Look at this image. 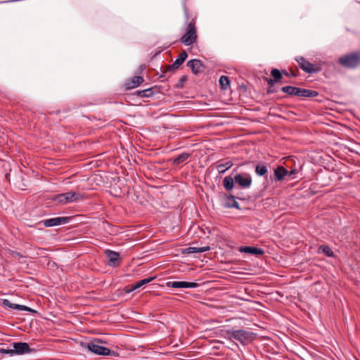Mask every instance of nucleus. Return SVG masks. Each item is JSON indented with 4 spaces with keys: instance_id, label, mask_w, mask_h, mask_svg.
I'll list each match as a JSON object with an SVG mask.
<instances>
[{
    "instance_id": "f257e3e1",
    "label": "nucleus",
    "mask_w": 360,
    "mask_h": 360,
    "mask_svg": "<svg viewBox=\"0 0 360 360\" xmlns=\"http://www.w3.org/2000/svg\"><path fill=\"white\" fill-rule=\"evenodd\" d=\"M224 335L229 340H236L243 345H248L255 338V334L252 332L242 329L236 330H226Z\"/></svg>"
},
{
    "instance_id": "f03ea898",
    "label": "nucleus",
    "mask_w": 360,
    "mask_h": 360,
    "mask_svg": "<svg viewBox=\"0 0 360 360\" xmlns=\"http://www.w3.org/2000/svg\"><path fill=\"white\" fill-rule=\"evenodd\" d=\"M102 343L103 342L100 339L96 338L89 342L82 343V346L97 355L107 356L114 353L108 348L102 346Z\"/></svg>"
},
{
    "instance_id": "7ed1b4c3",
    "label": "nucleus",
    "mask_w": 360,
    "mask_h": 360,
    "mask_svg": "<svg viewBox=\"0 0 360 360\" xmlns=\"http://www.w3.org/2000/svg\"><path fill=\"white\" fill-rule=\"evenodd\" d=\"M84 199V195L77 192H67L56 195L53 200L59 203L67 204L78 202Z\"/></svg>"
},
{
    "instance_id": "20e7f679",
    "label": "nucleus",
    "mask_w": 360,
    "mask_h": 360,
    "mask_svg": "<svg viewBox=\"0 0 360 360\" xmlns=\"http://www.w3.org/2000/svg\"><path fill=\"white\" fill-rule=\"evenodd\" d=\"M197 39V33L195 23L191 22L188 24L186 33L181 37V41L186 46L193 44Z\"/></svg>"
},
{
    "instance_id": "39448f33",
    "label": "nucleus",
    "mask_w": 360,
    "mask_h": 360,
    "mask_svg": "<svg viewBox=\"0 0 360 360\" xmlns=\"http://www.w3.org/2000/svg\"><path fill=\"white\" fill-rule=\"evenodd\" d=\"M295 60L299 64L300 68L305 72L309 74L316 73L321 71L322 68L320 65L313 64L307 60L302 56H297L295 58Z\"/></svg>"
},
{
    "instance_id": "423d86ee",
    "label": "nucleus",
    "mask_w": 360,
    "mask_h": 360,
    "mask_svg": "<svg viewBox=\"0 0 360 360\" xmlns=\"http://www.w3.org/2000/svg\"><path fill=\"white\" fill-rule=\"evenodd\" d=\"M339 62L347 68H356L360 64V53L356 52L343 56L339 58Z\"/></svg>"
},
{
    "instance_id": "0eeeda50",
    "label": "nucleus",
    "mask_w": 360,
    "mask_h": 360,
    "mask_svg": "<svg viewBox=\"0 0 360 360\" xmlns=\"http://www.w3.org/2000/svg\"><path fill=\"white\" fill-rule=\"evenodd\" d=\"M234 180L243 188H249L252 184V178L248 174H238L234 176Z\"/></svg>"
},
{
    "instance_id": "6e6552de",
    "label": "nucleus",
    "mask_w": 360,
    "mask_h": 360,
    "mask_svg": "<svg viewBox=\"0 0 360 360\" xmlns=\"http://www.w3.org/2000/svg\"><path fill=\"white\" fill-rule=\"evenodd\" d=\"M71 218L68 217H58L56 218L48 219L43 221V224L46 227H51L65 224L70 221Z\"/></svg>"
},
{
    "instance_id": "1a4fd4ad",
    "label": "nucleus",
    "mask_w": 360,
    "mask_h": 360,
    "mask_svg": "<svg viewBox=\"0 0 360 360\" xmlns=\"http://www.w3.org/2000/svg\"><path fill=\"white\" fill-rule=\"evenodd\" d=\"M199 285L198 283L195 282L186 281H168L166 283V286L174 288H194Z\"/></svg>"
},
{
    "instance_id": "9d476101",
    "label": "nucleus",
    "mask_w": 360,
    "mask_h": 360,
    "mask_svg": "<svg viewBox=\"0 0 360 360\" xmlns=\"http://www.w3.org/2000/svg\"><path fill=\"white\" fill-rule=\"evenodd\" d=\"M12 345L15 355L27 354L33 351L26 342H14Z\"/></svg>"
},
{
    "instance_id": "9b49d317",
    "label": "nucleus",
    "mask_w": 360,
    "mask_h": 360,
    "mask_svg": "<svg viewBox=\"0 0 360 360\" xmlns=\"http://www.w3.org/2000/svg\"><path fill=\"white\" fill-rule=\"evenodd\" d=\"M105 255L108 259V265L110 266H117L120 265V254L110 250H105Z\"/></svg>"
},
{
    "instance_id": "f8f14e48",
    "label": "nucleus",
    "mask_w": 360,
    "mask_h": 360,
    "mask_svg": "<svg viewBox=\"0 0 360 360\" xmlns=\"http://www.w3.org/2000/svg\"><path fill=\"white\" fill-rule=\"evenodd\" d=\"M187 66L190 68L195 74L202 72L204 68L202 62L198 59H193L188 61Z\"/></svg>"
},
{
    "instance_id": "ddd939ff",
    "label": "nucleus",
    "mask_w": 360,
    "mask_h": 360,
    "mask_svg": "<svg viewBox=\"0 0 360 360\" xmlns=\"http://www.w3.org/2000/svg\"><path fill=\"white\" fill-rule=\"evenodd\" d=\"M239 251L240 252L248 253L251 255H262L264 253V251L259 248L256 247H250V246H243L239 248Z\"/></svg>"
},
{
    "instance_id": "4468645a",
    "label": "nucleus",
    "mask_w": 360,
    "mask_h": 360,
    "mask_svg": "<svg viewBox=\"0 0 360 360\" xmlns=\"http://www.w3.org/2000/svg\"><path fill=\"white\" fill-rule=\"evenodd\" d=\"M2 306L8 307H10L13 309H18V310L27 311H32V309L27 306L20 305V304H13L8 300H6V299L3 300Z\"/></svg>"
},
{
    "instance_id": "2eb2a0df",
    "label": "nucleus",
    "mask_w": 360,
    "mask_h": 360,
    "mask_svg": "<svg viewBox=\"0 0 360 360\" xmlns=\"http://www.w3.org/2000/svg\"><path fill=\"white\" fill-rule=\"evenodd\" d=\"M210 248L209 246H204L201 248L196 247H189L183 250L184 254H191V253H201L204 252L209 251Z\"/></svg>"
},
{
    "instance_id": "dca6fc26",
    "label": "nucleus",
    "mask_w": 360,
    "mask_h": 360,
    "mask_svg": "<svg viewBox=\"0 0 360 360\" xmlns=\"http://www.w3.org/2000/svg\"><path fill=\"white\" fill-rule=\"evenodd\" d=\"M188 54L186 51H183L181 53L178 58L174 61V63L171 65L170 68L177 69L179 66L185 61L187 58Z\"/></svg>"
},
{
    "instance_id": "f3484780",
    "label": "nucleus",
    "mask_w": 360,
    "mask_h": 360,
    "mask_svg": "<svg viewBox=\"0 0 360 360\" xmlns=\"http://www.w3.org/2000/svg\"><path fill=\"white\" fill-rule=\"evenodd\" d=\"M318 94L319 93L316 91L299 88L297 96L312 98L317 96Z\"/></svg>"
},
{
    "instance_id": "a211bd4d",
    "label": "nucleus",
    "mask_w": 360,
    "mask_h": 360,
    "mask_svg": "<svg viewBox=\"0 0 360 360\" xmlns=\"http://www.w3.org/2000/svg\"><path fill=\"white\" fill-rule=\"evenodd\" d=\"M143 78L141 76H135L132 77L127 84V88L134 89L143 82Z\"/></svg>"
},
{
    "instance_id": "6ab92c4d",
    "label": "nucleus",
    "mask_w": 360,
    "mask_h": 360,
    "mask_svg": "<svg viewBox=\"0 0 360 360\" xmlns=\"http://www.w3.org/2000/svg\"><path fill=\"white\" fill-rule=\"evenodd\" d=\"M288 174V171L283 167L279 166L274 170L275 178L278 181H281Z\"/></svg>"
},
{
    "instance_id": "aec40b11",
    "label": "nucleus",
    "mask_w": 360,
    "mask_h": 360,
    "mask_svg": "<svg viewBox=\"0 0 360 360\" xmlns=\"http://www.w3.org/2000/svg\"><path fill=\"white\" fill-rule=\"evenodd\" d=\"M154 277H149V278H145V279H142L139 281H138L135 285H134L130 289L127 290V292H132L133 290H136V289H138L139 288H141V286H143V285H146V284H148L150 282H151L153 280H154Z\"/></svg>"
},
{
    "instance_id": "412c9836",
    "label": "nucleus",
    "mask_w": 360,
    "mask_h": 360,
    "mask_svg": "<svg viewBox=\"0 0 360 360\" xmlns=\"http://www.w3.org/2000/svg\"><path fill=\"white\" fill-rule=\"evenodd\" d=\"M234 178L230 176H226L223 181V186L226 191H231L234 186Z\"/></svg>"
},
{
    "instance_id": "4be33fe9",
    "label": "nucleus",
    "mask_w": 360,
    "mask_h": 360,
    "mask_svg": "<svg viewBox=\"0 0 360 360\" xmlns=\"http://www.w3.org/2000/svg\"><path fill=\"white\" fill-rule=\"evenodd\" d=\"M298 89L299 88L292 86H285L281 88V91L283 93H285L290 96H297L298 95Z\"/></svg>"
},
{
    "instance_id": "5701e85b",
    "label": "nucleus",
    "mask_w": 360,
    "mask_h": 360,
    "mask_svg": "<svg viewBox=\"0 0 360 360\" xmlns=\"http://www.w3.org/2000/svg\"><path fill=\"white\" fill-rule=\"evenodd\" d=\"M226 207H235L238 210H240V207L239 206V204L236 201V198L233 195H229L227 198V202L225 205Z\"/></svg>"
},
{
    "instance_id": "b1692460",
    "label": "nucleus",
    "mask_w": 360,
    "mask_h": 360,
    "mask_svg": "<svg viewBox=\"0 0 360 360\" xmlns=\"http://www.w3.org/2000/svg\"><path fill=\"white\" fill-rule=\"evenodd\" d=\"M190 157V154L187 153H183L176 158H173V163L174 165H179L185 162Z\"/></svg>"
},
{
    "instance_id": "393cba45",
    "label": "nucleus",
    "mask_w": 360,
    "mask_h": 360,
    "mask_svg": "<svg viewBox=\"0 0 360 360\" xmlns=\"http://www.w3.org/2000/svg\"><path fill=\"white\" fill-rule=\"evenodd\" d=\"M319 253H323L328 257H333V252L331 250L329 246L328 245H321L318 250Z\"/></svg>"
},
{
    "instance_id": "a878e982",
    "label": "nucleus",
    "mask_w": 360,
    "mask_h": 360,
    "mask_svg": "<svg viewBox=\"0 0 360 360\" xmlns=\"http://www.w3.org/2000/svg\"><path fill=\"white\" fill-rule=\"evenodd\" d=\"M233 165L232 162L227 161L225 163L218 165L217 168L219 173H224L226 170L231 168Z\"/></svg>"
},
{
    "instance_id": "bb28decb",
    "label": "nucleus",
    "mask_w": 360,
    "mask_h": 360,
    "mask_svg": "<svg viewBox=\"0 0 360 360\" xmlns=\"http://www.w3.org/2000/svg\"><path fill=\"white\" fill-rule=\"evenodd\" d=\"M255 172L259 176H264L267 173V167L264 165H257L255 167Z\"/></svg>"
},
{
    "instance_id": "cd10ccee",
    "label": "nucleus",
    "mask_w": 360,
    "mask_h": 360,
    "mask_svg": "<svg viewBox=\"0 0 360 360\" xmlns=\"http://www.w3.org/2000/svg\"><path fill=\"white\" fill-rule=\"evenodd\" d=\"M219 84L222 89H227L229 86V79L227 76L222 75L219 79Z\"/></svg>"
},
{
    "instance_id": "c85d7f7f",
    "label": "nucleus",
    "mask_w": 360,
    "mask_h": 360,
    "mask_svg": "<svg viewBox=\"0 0 360 360\" xmlns=\"http://www.w3.org/2000/svg\"><path fill=\"white\" fill-rule=\"evenodd\" d=\"M137 95L141 98H148L152 96L153 90L152 89H147L144 90L137 91Z\"/></svg>"
},
{
    "instance_id": "c756f323",
    "label": "nucleus",
    "mask_w": 360,
    "mask_h": 360,
    "mask_svg": "<svg viewBox=\"0 0 360 360\" xmlns=\"http://www.w3.org/2000/svg\"><path fill=\"white\" fill-rule=\"evenodd\" d=\"M271 75L274 77V79L278 82L282 78V73L278 69H273L271 71Z\"/></svg>"
},
{
    "instance_id": "7c9ffc66",
    "label": "nucleus",
    "mask_w": 360,
    "mask_h": 360,
    "mask_svg": "<svg viewBox=\"0 0 360 360\" xmlns=\"http://www.w3.org/2000/svg\"><path fill=\"white\" fill-rule=\"evenodd\" d=\"M0 353L4 354H8L10 356H14V351L13 348L12 349H4V348H0Z\"/></svg>"
},
{
    "instance_id": "2f4dec72",
    "label": "nucleus",
    "mask_w": 360,
    "mask_h": 360,
    "mask_svg": "<svg viewBox=\"0 0 360 360\" xmlns=\"http://www.w3.org/2000/svg\"><path fill=\"white\" fill-rule=\"evenodd\" d=\"M266 82L270 86H273L276 82V81L274 79L271 78H266Z\"/></svg>"
},
{
    "instance_id": "473e14b6",
    "label": "nucleus",
    "mask_w": 360,
    "mask_h": 360,
    "mask_svg": "<svg viewBox=\"0 0 360 360\" xmlns=\"http://www.w3.org/2000/svg\"><path fill=\"white\" fill-rule=\"evenodd\" d=\"M292 174H294V171H291L289 174V175H292Z\"/></svg>"
}]
</instances>
